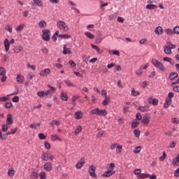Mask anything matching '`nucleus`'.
Segmentation results:
<instances>
[{
  "label": "nucleus",
  "instance_id": "nucleus-1",
  "mask_svg": "<svg viewBox=\"0 0 179 179\" xmlns=\"http://www.w3.org/2000/svg\"><path fill=\"white\" fill-rule=\"evenodd\" d=\"M48 87H49L50 90H48L46 92L39 91L37 92V96H38V97H41V99L47 96H48L49 97H51L54 94V92L57 91V88L50 85H48Z\"/></svg>",
  "mask_w": 179,
  "mask_h": 179
},
{
  "label": "nucleus",
  "instance_id": "nucleus-2",
  "mask_svg": "<svg viewBox=\"0 0 179 179\" xmlns=\"http://www.w3.org/2000/svg\"><path fill=\"white\" fill-rule=\"evenodd\" d=\"M91 114H95V115H99L100 117H106L108 112L106 109H100L99 108H94L91 110Z\"/></svg>",
  "mask_w": 179,
  "mask_h": 179
},
{
  "label": "nucleus",
  "instance_id": "nucleus-3",
  "mask_svg": "<svg viewBox=\"0 0 179 179\" xmlns=\"http://www.w3.org/2000/svg\"><path fill=\"white\" fill-rule=\"evenodd\" d=\"M152 64L155 66V68H157V69L160 70L161 72H165L166 71V67H164V65H163V63L161 62H159V60L156 59H152Z\"/></svg>",
  "mask_w": 179,
  "mask_h": 179
},
{
  "label": "nucleus",
  "instance_id": "nucleus-4",
  "mask_svg": "<svg viewBox=\"0 0 179 179\" xmlns=\"http://www.w3.org/2000/svg\"><path fill=\"white\" fill-rule=\"evenodd\" d=\"M42 38L44 41H50L51 37V31L49 29H44L42 31Z\"/></svg>",
  "mask_w": 179,
  "mask_h": 179
},
{
  "label": "nucleus",
  "instance_id": "nucleus-5",
  "mask_svg": "<svg viewBox=\"0 0 179 179\" xmlns=\"http://www.w3.org/2000/svg\"><path fill=\"white\" fill-rule=\"evenodd\" d=\"M57 26L60 30H62L63 31H68V30H69V27H68V25H66V23H65L64 21L57 22Z\"/></svg>",
  "mask_w": 179,
  "mask_h": 179
},
{
  "label": "nucleus",
  "instance_id": "nucleus-6",
  "mask_svg": "<svg viewBox=\"0 0 179 179\" xmlns=\"http://www.w3.org/2000/svg\"><path fill=\"white\" fill-rule=\"evenodd\" d=\"M88 173L92 178H97V174H96V166L94 165L90 166Z\"/></svg>",
  "mask_w": 179,
  "mask_h": 179
},
{
  "label": "nucleus",
  "instance_id": "nucleus-7",
  "mask_svg": "<svg viewBox=\"0 0 179 179\" xmlns=\"http://www.w3.org/2000/svg\"><path fill=\"white\" fill-rule=\"evenodd\" d=\"M141 122L142 124H143V125H149L150 122V115H149L148 113L144 115L141 120Z\"/></svg>",
  "mask_w": 179,
  "mask_h": 179
},
{
  "label": "nucleus",
  "instance_id": "nucleus-8",
  "mask_svg": "<svg viewBox=\"0 0 179 179\" xmlns=\"http://www.w3.org/2000/svg\"><path fill=\"white\" fill-rule=\"evenodd\" d=\"M43 170H45V171H48V172L51 171L52 170V163H51V162H46L43 165Z\"/></svg>",
  "mask_w": 179,
  "mask_h": 179
},
{
  "label": "nucleus",
  "instance_id": "nucleus-9",
  "mask_svg": "<svg viewBox=\"0 0 179 179\" xmlns=\"http://www.w3.org/2000/svg\"><path fill=\"white\" fill-rule=\"evenodd\" d=\"M51 73V70L50 69H45L44 70L41 71L39 73L40 76L47 77Z\"/></svg>",
  "mask_w": 179,
  "mask_h": 179
},
{
  "label": "nucleus",
  "instance_id": "nucleus-10",
  "mask_svg": "<svg viewBox=\"0 0 179 179\" xmlns=\"http://www.w3.org/2000/svg\"><path fill=\"white\" fill-rule=\"evenodd\" d=\"M85 163H86V159L81 158L76 165V169H82L83 166H85Z\"/></svg>",
  "mask_w": 179,
  "mask_h": 179
},
{
  "label": "nucleus",
  "instance_id": "nucleus-11",
  "mask_svg": "<svg viewBox=\"0 0 179 179\" xmlns=\"http://www.w3.org/2000/svg\"><path fill=\"white\" fill-rule=\"evenodd\" d=\"M3 46H4L6 52H8V51H9V49L10 48V43H9V39L6 38L4 40Z\"/></svg>",
  "mask_w": 179,
  "mask_h": 179
},
{
  "label": "nucleus",
  "instance_id": "nucleus-12",
  "mask_svg": "<svg viewBox=\"0 0 179 179\" xmlns=\"http://www.w3.org/2000/svg\"><path fill=\"white\" fill-rule=\"evenodd\" d=\"M114 174H115V171L108 170V171L103 172V173L102 174V177L108 178V177H111V176H114Z\"/></svg>",
  "mask_w": 179,
  "mask_h": 179
},
{
  "label": "nucleus",
  "instance_id": "nucleus-13",
  "mask_svg": "<svg viewBox=\"0 0 179 179\" xmlns=\"http://www.w3.org/2000/svg\"><path fill=\"white\" fill-rule=\"evenodd\" d=\"M74 117L76 120H82L83 118V112L80 110L76 112Z\"/></svg>",
  "mask_w": 179,
  "mask_h": 179
},
{
  "label": "nucleus",
  "instance_id": "nucleus-14",
  "mask_svg": "<svg viewBox=\"0 0 179 179\" xmlns=\"http://www.w3.org/2000/svg\"><path fill=\"white\" fill-rule=\"evenodd\" d=\"M6 124L7 125H12V124H13V117L12 114L7 115Z\"/></svg>",
  "mask_w": 179,
  "mask_h": 179
},
{
  "label": "nucleus",
  "instance_id": "nucleus-15",
  "mask_svg": "<svg viewBox=\"0 0 179 179\" xmlns=\"http://www.w3.org/2000/svg\"><path fill=\"white\" fill-rule=\"evenodd\" d=\"M51 141L52 142H55L57 141H59V142H62V138H61V137H59V136H58L57 134H52L51 135Z\"/></svg>",
  "mask_w": 179,
  "mask_h": 179
},
{
  "label": "nucleus",
  "instance_id": "nucleus-16",
  "mask_svg": "<svg viewBox=\"0 0 179 179\" xmlns=\"http://www.w3.org/2000/svg\"><path fill=\"white\" fill-rule=\"evenodd\" d=\"M148 103L150 104H152V106H157V104H159V100L157 99L150 97L148 99Z\"/></svg>",
  "mask_w": 179,
  "mask_h": 179
},
{
  "label": "nucleus",
  "instance_id": "nucleus-17",
  "mask_svg": "<svg viewBox=\"0 0 179 179\" xmlns=\"http://www.w3.org/2000/svg\"><path fill=\"white\" fill-rule=\"evenodd\" d=\"M63 54L64 55H66V54H68V55H70V54H72V51H71V48H66V45H64L63 46Z\"/></svg>",
  "mask_w": 179,
  "mask_h": 179
},
{
  "label": "nucleus",
  "instance_id": "nucleus-18",
  "mask_svg": "<svg viewBox=\"0 0 179 179\" xmlns=\"http://www.w3.org/2000/svg\"><path fill=\"white\" fill-rule=\"evenodd\" d=\"M49 157H50V152H43L41 155V159L43 160L44 162H48Z\"/></svg>",
  "mask_w": 179,
  "mask_h": 179
},
{
  "label": "nucleus",
  "instance_id": "nucleus-19",
  "mask_svg": "<svg viewBox=\"0 0 179 179\" xmlns=\"http://www.w3.org/2000/svg\"><path fill=\"white\" fill-rule=\"evenodd\" d=\"M13 51L15 54H19L21 51H23V47L22 46H15L13 48Z\"/></svg>",
  "mask_w": 179,
  "mask_h": 179
},
{
  "label": "nucleus",
  "instance_id": "nucleus-20",
  "mask_svg": "<svg viewBox=\"0 0 179 179\" xmlns=\"http://www.w3.org/2000/svg\"><path fill=\"white\" fill-rule=\"evenodd\" d=\"M171 105V99L166 98L165 103L164 104V108H169Z\"/></svg>",
  "mask_w": 179,
  "mask_h": 179
},
{
  "label": "nucleus",
  "instance_id": "nucleus-21",
  "mask_svg": "<svg viewBox=\"0 0 179 179\" xmlns=\"http://www.w3.org/2000/svg\"><path fill=\"white\" fill-rule=\"evenodd\" d=\"M164 51L165 54H167V55H171V54L173 53L171 49L169 47L168 45L164 46Z\"/></svg>",
  "mask_w": 179,
  "mask_h": 179
},
{
  "label": "nucleus",
  "instance_id": "nucleus-22",
  "mask_svg": "<svg viewBox=\"0 0 179 179\" xmlns=\"http://www.w3.org/2000/svg\"><path fill=\"white\" fill-rule=\"evenodd\" d=\"M24 81V76H23L22 75L17 76V78H16L17 83L20 84V83H23Z\"/></svg>",
  "mask_w": 179,
  "mask_h": 179
},
{
  "label": "nucleus",
  "instance_id": "nucleus-23",
  "mask_svg": "<svg viewBox=\"0 0 179 179\" xmlns=\"http://www.w3.org/2000/svg\"><path fill=\"white\" fill-rule=\"evenodd\" d=\"M91 47H92V48H93V50H96L97 54H102L103 53V50H101L100 48H99L97 45L92 43Z\"/></svg>",
  "mask_w": 179,
  "mask_h": 179
},
{
  "label": "nucleus",
  "instance_id": "nucleus-24",
  "mask_svg": "<svg viewBox=\"0 0 179 179\" xmlns=\"http://www.w3.org/2000/svg\"><path fill=\"white\" fill-rule=\"evenodd\" d=\"M176 78H178V73H171L169 76L170 80H174Z\"/></svg>",
  "mask_w": 179,
  "mask_h": 179
},
{
  "label": "nucleus",
  "instance_id": "nucleus-25",
  "mask_svg": "<svg viewBox=\"0 0 179 179\" xmlns=\"http://www.w3.org/2000/svg\"><path fill=\"white\" fill-rule=\"evenodd\" d=\"M60 98L63 100V101H66V100L69 99L68 94L64 92H62L60 93Z\"/></svg>",
  "mask_w": 179,
  "mask_h": 179
},
{
  "label": "nucleus",
  "instance_id": "nucleus-26",
  "mask_svg": "<svg viewBox=\"0 0 179 179\" xmlns=\"http://www.w3.org/2000/svg\"><path fill=\"white\" fill-rule=\"evenodd\" d=\"M103 106H108L110 104V96H106L104 100L102 102Z\"/></svg>",
  "mask_w": 179,
  "mask_h": 179
},
{
  "label": "nucleus",
  "instance_id": "nucleus-27",
  "mask_svg": "<svg viewBox=\"0 0 179 179\" xmlns=\"http://www.w3.org/2000/svg\"><path fill=\"white\" fill-rule=\"evenodd\" d=\"M155 34L160 36L163 33V28L162 27H157L155 30Z\"/></svg>",
  "mask_w": 179,
  "mask_h": 179
},
{
  "label": "nucleus",
  "instance_id": "nucleus-28",
  "mask_svg": "<svg viewBox=\"0 0 179 179\" xmlns=\"http://www.w3.org/2000/svg\"><path fill=\"white\" fill-rule=\"evenodd\" d=\"M146 9H148V10H152L155 9H157V6H156L155 4H148L146 6Z\"/></svg>",
  "mask_w": 179,
  "mask_h": 179
},
{
  "label": "nucleus",
  "instance_id": "nucleus-29",
  "mask_svg": "<svg viewBox=\"0 0 179 179\" xmlns=\"http://www.w3.org/2000/svg\"><path fill=\"white\" fill-rule=\"evenodd\" d=\"M131 94V96H133V97H136L137 96H139L141 93L139 92V91L135 90V88H132Z\"/></svg>",
  "mask_w": 179,
  "mask_h": 179
},
{
  "label": "nucleus",
  "instance_id": "nucleus-30",
  "mask_svg": "<svg viewBox=\"0 0 179 179\" xmlns=\"http://www.w3.org/2000/svg\"><path fill=\"white\" fill-rule=\"evenodd\" d=\"M17 132V127H15L14 129H12L10 131H8L6 135L8 136V135H15V134Z\"/></svg>",
  "mask_w": 179,
  "mask_h": 179
},
{
  "label": "nucleus",
  "instance_id": "nucleus-31",
  "mask_svg": "<svg viewBox=\"0 0 179 179\" xmlns=\"http://www.w3.org/2000/svg\"><path fill=\"white\" fill-rule=\"evenodd\" d=\"M138 110L141 111V113H147V111H149V107L148 106H140L138 108Z\"/></svg>",
  "mask_w": 179,
  "mask_h": 179
},
{
  "label": "nucleus",
  "instance_id": "nucleus-32",
  "mask_svg": "<svg viewBox=\"0 0 179 179\" xmlns=\"http://www.w3.org/2000/svg\"><path fill=\"white\" fill-rule=\"evenodd\" d=\"M38 26L41 29H44V27H47V22L44 20H41L39 22Z\"/></svg>",
  "mask_w": 179,
  "mask_h": 179
},
{
  "label": "nucleus",
  "instance_id": "nucleus-33",
  "mask_svg": "<svg viewBox=\"0 0 179 179\" xmlns=\"http://www.w3.org/2000/svg\"><path fill=\"white\" fill-rule=\"evenodd\" d=\"M39 176L40 175H38V173H37L36 171H32V173H31V178L32 179H37L38 178Z\"/></svg>",
  "mask_w": 179,
  "mask_h": 179
},
{
  "label": "nucleus",
  "instance_id": "nucleus-34",
  "mask_svg": "<svg viewBox=\"0 0 179 179\" xmlns=\"http://www.w3.org/2000/svg\"><path fill=\"white\" fill-rule=\"evenodd\" d=\"M85 36H86V37H87V38H90V40H93V38H94V35L89 31L85 32Z\"/></svg>",
  "mask_w": 179,
  "mask_h": 179
},
{
  "label": "nucleus",
  "instance_id": "nucleus-35",
  "mask_svg": "<svg viewBox=\"0 0 179 179\" xmlns=\"http://www.w3.org/2000/svg\"><path fill=\"white\" fill-rule=\"evenodd\" d=\"M164 61H165V62H169V64L171 65H174V60L171 59V58L170 57H164Z\"/></svg>",
  "mask_w": 179,
  "mask_h": 179
},
{
  "label": "nucleus",
  "instance_id": "nucleus-36",
  "mask_svg": "<svg viewBox=\"0 0 179 179\" xmlns=\"http://www.w3.org/2000/svg\"><path fill=\"white\" fill-rule=\"evenodd\" d=\"M40 125H41V123H36V124H31L29 125V127L31 129H37V127H40Z\"/></svg>",
  "mask_w": 179,
  "mask_h": 179
},
{
  "label": "nucleus",
  "instance_id": "nucleus-37",
  "mask_svg": "<svg viewBox=\"0 0 179 179\" xmlns=\"http://www.w3.org/2000/svg\"><path fill=\"white\" fill-rule=\"evenodd\" d=\"M141 150H142V147L137 146L134 149L133 152H134V153H136V155H138V153L141 152Z\"/></svg>",
  "mask_w": 179,
  "mask_h": 179
},
{
  "label": "nucleus",
  "instance_id": "nucleus-38",
  "mask_svg": "<svg viewBox=\"0 0 179 179\" xmlns=\"http://www.w3.org/2000/svg\"><path fill=\"white\" fill-rule=\"evenodd\" d=\"M60 122L58 120H52V122H50V125H51L52 127H54V125H57V127L60 125Z\"/></svg>",
  "mask_w": 179,
  "mask_h": 179
},
{
  "label": "nucleus",
  "instance_id": "nucleus-39",
  "mask_svg": "<svg viewBox=\"0 0 179 179\" xmlns=\"http://www.w3.org/2000/svg\"><path fill=\"white\" fill-rule=\"evenodd\" d=\"M80 132H82V126H77L76 127L75 134H76L77 135H79Z\"/></svg>",
  "mask_w": 179,
  "mask_h": 179
},
{
  "label": "nucleus",
  "instance_id": "nucleus-40",
  "mask_svg": "<svg viewBox=\"0 0 179 179\" xmlns=\"http://www.w3.org/2000/svg\"><path fill=\"white\" fill-rule=\"evenodd\" d=\"M122 152V146L121 145H117L116 147V153L120 155Z\"/></svg>",
  "mask_w": 179,
  "mask_h": 179
},
{
  "label": "nucleus",
  "instance_id": "nucleus-41",
  "mask_svg": "<svg viewBox=\"0 0 179 179\" xmlns=\"http://www.w3.org/2000/svg\"><path fill=\"white\" fill-rule=\"evenodd\" d=\"M165 33L168 36H171V35L174 34V32H173V29H166L165 30Z\"/></svg>",
  "mask_w": 179,
  "mask_h": 179
},
{
  "label": "nucleus",
  "instance_id": "nucleus-42",
  "mask_svg": "<svg viewBox=\"0 0 179 179\" xmlns=\"http://www.w3.org/2000/svg\"><path fill=\"white\" fill-rule=\"evenodd\" d=\"M103 41V38H101V35H99L98 37L95 40L96 44H100Z\"/></svg>",
  "mask_w": 179,
  "mask_h": 179
},
{
  "label": "nucleus",
  "instance_id": "nucleus-43",
  "mask_svg": "<svg viewBox=\"0 0 179 179\" xmlns=\"http://www.w3.org/2000/svg\"><path fill=\"white\" fill-rule=\"evenodd\" d=\"M115 169V164L110 163L108 168V170H109L110 171H114Z\"/></svg>",
  "mask_w": 179,
  "mask_h": 179
},
{
  "label": "nucleus",
  "instance_id": "nucleus-44",
  "mask_svg": "<svg viewBox=\"0 0 179 179\" xmlns=\"http://www.w3.org/2000/svg\"><path fill=\"white\" fill-rule=\"evenodd\" d=\"M39 176L40 179H47V173L44 171L41 172Z\"/></svg>",
  "mask_w": 179,
  "mask_h": 179
},
{
  "label": "nucleus",
  "instance_id": "nucleus-45",
  "mask_svg": "<svg viewBox=\"0 0 179 179\" xmlns=\"http://www.w3.org/2000/svg\"><path fill=\"white\" fill-rule=\"evenodd\" d=\"M33 1L37 6H43V1L41 0H33Z\"/></svg>",
  "mask_w": 179,
  "mask_h": 179
},
{
  "label": "nucleus",
  "instance_id": "nucleus-46",
  "mask_svg": "<svg viewBox=\"0 0 179 179\" xmlns=\"http://www.w3.org/2000/svg\"><path fill=\"white\" fill-rule=\"evenodd\" d=\"M8 176L9 177H13V176H15V170L13 169H9L8 171Z\"/></svg>",
  "mask_w": 179,
  "mask_h": 179
},
{
  "label": "nucleus",
  "instance_id": "nucleus-47",
  "mask_svg": "<svg viewBox=\"0 0 179 179\" xmlns=\"http://www.w3.org/2000/svg\"><path fill=\"white\" fill-rule=\"evenodd\" d=\"M132 128H138L139 127V122L134 120L131 123Z\"/></svg>",
  "mask_w": 179,
  "mask_h": 179
},
{
  "label": "nucleus",
  "instance_id": "nucleus-48",
  "mask_svg": "<svg viewBox=\"0 0 179 179\" xmlns=\"http://www.w3.org/2000/svg\"><path fill=\"white\" fill-rule=\"evenodd\" d=\"M101 9L104 10V6H108V3H104L103 1H100Z\"/></svg>",
  "mask_w": 179,
  "mask_h": 179
},
{
  "label": "nucleus",
  "instance_id": "nucleus-49",
  "mask_svg": "<svg viewBox=\"0 0 179 179\" xmlns=\"http://www.w3.org/2000/svg\"><path fill=\"white\" fill-rule=\"evenodd\" d=\"M109 54H113V55H117L120 57V51L118 50H109Z\"/></svg>",
  "mask_w": 179,
  "mask_h": 179
},
{
  "label": "nucleus",
  "instance_id": "nucleus-50",
  "mask_svg": "<svg viewBox=\"0 0 179 179\" xmlns=\"http://www.w3.org/2000/svg\"><path fill=\"white\" fill-rule=\"evenodd\" d=\"M23 29H24V24H21L16 27V31H21Z\"/></svg>",
  "mask_w": 179,
  "mask_h": 179
},
{
  "label": "nucleus",
  "instance_id": "nucleus-51",
  "mask_svg": "<svg viewBox=\"0 0 179 179\" xmlns=\"http://www.w3.org/2000/svg\"><path fill=\"white\" fill-rule=\"evenodd\" d=\"M6 75V70L3 67H0V76Z\"/></svg>",
  "mask_w": 179,
  "mask_h": 179
},
{
  "label": "nucleus",
  "instance_id": "nucleus-52",
  "mask_svg": "<svg viewBox=\"0 0 179 179\" xmlns=\"http://www.w3.org/2000/svg\"><path fill=\"white\" fill-rule=\"evenodd\" d=\"M64 83H66L69 87H75V85H73L70 80H65Z\"/></svg>",
  "mask_w": 179,
  "mask_h": 179
},
{
  "label": "nucleus",
  "instance_id": "nucleus-53",
  "mask_svg": "<svg viewBox=\"0 0 179 179\" xmlns=\"http://www.w3.org/2000/svg\"><path fill=\"white\" fill-rule=\"evenodd\" d=\"M166 157H167V155L166 154V152H163V155L159 157V160L160 162H164Z\"/></svg>",
  "mask_w": 179,
  "mask_h": 179
},
{
  "label": "nucleus",
  "instance_id": "nucleus-54",
  "mask_svg": "<svg viewBox=\"0 0 179 179\" xmlns=\"http://www.w3.org/2000/svg\"><path fill=\"white\" fill-rule=\"evenodd\" d=\"M5 30H7L8 33H12V26L10 24H6L5 27Z\"/></svg>",
  "mask_w": 179,
  "mask_h": 179
},
{
  "label": "nucleus",
  "instance_id": "nucleus-55",
  "mask_svg": "<svg viewBox=\"0 0 179 179\" xmlns=\"http://www.w3.org/2000/svg\"><path fill=\"white\" fill-rule=\"evenodd\" d=\"M149 177H150V175L146 173H141L139 176L140 178H149Z\"/></svg>",
  "mask_w": 179,
  "mask_h": 179
},
{
  "label": "nucleus",
  "instance_id": "nucleus-56",
  "mask_svg": "<svg viewBox=\"0 0 179 179\" xmlns=\"http://www.w3.org/2000/svg\"><path fill=\"white\" fill-rule=\"evenodd\" d=\"M59 37L60 38H71V36L68 34H59Z\"/></svg>",
  "mask_w": 179,
  "mask_h": 179
},
{
  "label": "nucleus",
  "instance_id": "nucleus-57",
  "mask_svg": "<svg viewBox=\"0 0 179 179\" xmlns=\"http://www.w3.org/2000/svg\"><path fill=\"white\" fill-rule=\"evenodd\" d=\"M178 163H179V160L178 157L174 158L173 159L172 164H173V166H178Z\"/></svg>",
  "mask_w": 179,
  "mask_h": 179
},
{
  "label": "nucleus",
  "instance_id": "nucleus-58",
  "mask_svg": "<svg viewBox=\"0 0 179 179\" xmlns=\"http://www.w3.org/2000/svg\"><path fill=\"white\" fill-rule=\"evenodd\" d=\"M172 124H178L179 123V119L178 117H173L171 119Z\"/></svg>",
  "mask_w": 179,
  "mask_h": 179
},
{
  "label": "nucleus",
  "instance_id": "nucleus-59",
  "mask_svg": "<svg viewBox=\"0 0 179 179\" xmlns=\"http://www.w3.org/2000/svg\"><path fill=\"white\" fill-rule=\"evenodd\" d=\"M166 45H168V47H169V48H170L171 50H174V48H176V45H174V44H173V43H170V42H168V43H166Z\"/></svg>",
  "mask_w": 179,
  "mask_h": 179
},
{
  "label": "nucleus",
  "instance_id": "nucleus-60",
  "mask_svg": "<svg viewBox=\"0 0 179 179\" xmlns=\"http://www.w3.org/2000/svg\"><path fill=\"white\" fill-rule=\"evenodd\" d=\"M106 135V133L104 131H100L97 134L96 136L97 138H102V136H104Z\"/></svg>",
  "mask_w": 179,
  "mask_h": 179
},
{
  "label": "nucleus",
  "instance_id": "nucleus-61",
  "mask_svg": "<svg viewBox=\"0 0 179 179\" xmlns=\"http://www.w3.org/2000/svg\"><path fill=\"white\" fill-rule=\"evenodd\" d=\"M134 134L136 138H139V136H141V131L139 130H134Z\"/></svg>",
  "mask_w": 179,
  "mask_h": 179
},
{
  "label": "nucleus",
  "instance_id": "nucleus-62",
  "mask_svg": "<svg viewBox=\"0 0 179 179\" xmlns=\"http://www.w3.org/2000/svg\"><path fill=\"white\" fill-rule=\"evenodd\" d=\"M38 136L39 139H46L47 138V136L43 133L38 134Z\"/></svg>",
  "mask_w": 179,
  "mask_h": 179
},
{
  "label": "nucleus",
  "instance_id": "nucleus-63",
  "mask_svg": "<svg viewBox=\"0 0 179 179\" xmlns=\"http://www.w3.org/2000/svg\"><path fill=\"white\" fill-rule=\"evenodd\" d=\"M173 34H179V27L176 26L173 28Z\"/></svg>",
  "mask_w": 179,
  "mask_h": 179
},
{
  "label": "nucleus",
  "instance_id": "nucleus-64",
  "mask_svg": "<svg viewBox=\"0 0 179 179\" xmlns=\"http://www.w3.org/2000/svg\"><path fill=\"white\" fill-rule=\"evenodd\" d=\"M12 106H13V104L12 103V102H7L5 104V108H10L12 107Z\"/></svg>",
  "mask_w": 179,
  "mask_h": 179
}]
</instances>
